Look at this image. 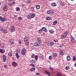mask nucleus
Wrapping results in <instances>:
<instances>
[{
  "label": "nucleus",
  "mask_w": 76,
  "mask_h": 76,
  "mask_svg": "<svg viewBox=\"0 0 76 76\" xmlns=\"http://www.w3.org/2000/svg\"><path fill=\"white\" fill-rule=\"evenodd\" d=\"M68 34V32L67 31H66L65 33L62 34L61 36V37L62 39H64L66 38V37H67V35Z\"/></svg>",
  "instance_id": "nucleus-1"
},
{
  "label": "nucleus",
  "mask_w": 76,
  "mask_h": 76,
  "mask_svg": "<svg viewBox=\"0 0 76 76\" xmlns=\"http://www.w3.org/2000/svg\"><path fill=\"white\" fill-rule=\"evenodd\" d=\"M35 16V14H31L29 15L27 17L28 19H31V18H34Z\"/></svg>",
  "instance_id": "nucleus-2"
},
{
  "label": "nucleus",
  "mask_w": 76,
  "mask_h": 76,
  "mask_svg": "<svg viewBox=\"0 0 76 76\" xmlns=\"http://www.w3.org/2000/svg\"><path fill=\"white\" fill-rule=\"evenodd\" d=\"M70 39H71V40L72 42V43H73V44H76V41H75V39H74V38H73V37H72V36L71 37Z\"/></svg>",
  "instance_id": "nucleus-3"
},
{
  "label": "nucleus",
  "mask_w": 76,
  "mask_h": 76,
  "mask_svg": "<svg viewBox=\"0 0 76 76\" xmlns=\"http://www.w3.org/2000/svg\"><path fill=\"white\" fill-rule=\"evenodd\" d=\"M26 53V49L25 48H23L21 50V54L22 55H25Z\"/></svg>",
  "instance_id": "nucleus-4"
},
{
  "label": "nucleus",
  "mask_w": 76,
  "mask_h": 76,
  "mask_svg": "<svg viewBox=\"0 0 76 76\" xmlns=\"http://www.w3.org/2000/svg\"><path fill=\"white\" fill-rule=\"evenodd\" d=\"M2 57L3 61H4V62H6V61L7 60L6 59V55H3Z\"/></svg>",
  "instance_id": "nucleus-5"
},
{
  "label": "nucleus",
  "mask_w": 76,
  "mask_h": 76,
  "mask_svg": "<svg viewBox=\"0 0 76 76\" xmlns=\"http://www.w3.org/2000/svg\"><path fill=\"white\" fill-rule=\"evenodd\" d=\"M47 13L49 14H52L54 13V12L52 10H49L47 12Z\"/></svg>",
  "instance_id": "nucleus-6"
},
{
  "label": "nucleus",
  "mask_w": 76,
  "mask_h": 76,
  "mask_svg": "<svg viewBox=\"0 0 76 76\" xmlns=\"http://www.w3.org/2000/svg\"><path fill=\"white\" fill-rule=\"evenodd\" d=\"M12 66L16 67L17 66H18V64L15 61H13L12 63Z\"/></svg>",
  "instance_id": "nucleus-7"
},
{
  "label": "nucleus",
  "mask_w": 76,
  "mask_h": 76,
  "mask_svg": "<svg viewBox=\"0 0 76 76\" xmlns=\"http://www.w3.org/2000/svg\"><path fill=\"white\" fill-rule=\"evenodd\" d=\"M3 10L4 11H7V5L4 6Z\"/></svg>",
  "instance_id": "nucleus-8"
},
{
  "label": "nucleus",
  "mask_w": 76,
  "mask_h": 76,
  "mask_svg": "<svg viewBox=\"0 0 76 76\" xmlns=\"http://www.w3.org/2000/svg\"><path fill=\"white\" fill-rule=\"evenodd\" d=\"M11 31L12 32H14L15 31V28L13 26H12L11 28Z\"/></svg>",
  "instance_id": "nucleus-9"
},
{
  "label": "nucleus",
  "mask_w": 76,
  "mask_h": 76,
  "mask_svg": "<svg viewBox=\"0 0 76 76\" xmlns=\"http://www.w3.org/2000/svg\"><path fill=\"white\" fill-rule=\"evenodd\" d=\"M57 55V54L56 53H53L52 55V57H56Z\"/></svg>",
  "instance_id": "nucleus-10"
},
{
  "label": "nucleus",
  "mask_w": 76,
  "mask_h": 76,
  "mask_svg": "<svg viewBox=\"0 0 76 76\" xmlns=\"http://www.w3.org/2000/svg\"><path fill=\"white\" fill-rule=\"evenodd\" d=\"M42 30H43V31H44L45 32H47V30L45 27H43L42 28Z\"/></svg>",
  "instance_id": "nucleus-11"
},
{
  "label": "nucleus",
  "mask_w": 76,
  "mask_h": 76,
  "mask_svg": "<svg viewBox=\"0 0 76 76\" xmlns=\"http://www.w3.org/2000/svg\"><path fill=\"white\" fill-rule=\"evenodd\" d=\"M5 50L4 49H0V53H4Z\"/></svg>",
  "instance_id": "nucleus-12"
},
{
  "label": "nucleus",
  "mask_w": 76,
  "mask_h": 76,
  "mask_svg": "<svg viewBox=\"0 0 76 76\" xmlns=\"http://www.w3.org/2000/svg\"><path fill=\"white\" fill-rule=\"evenodd\" d=\"M54 45V42H51L49 44V46H52Z\"/></svg>",
  "instance_id": "nucleus-13"
},
{
  "label": "nucleus",
  "mask_w": 76,
  "mask_h": 76,
  "mask_svg": "<svg viewBox=\"0 0 76 76\" xmlns=\"http://www.w3.org/2000/svg\"><path fill=\"white\" fill-rule=\"evenodd\" d=\"M45 73H46V74H47V75H48V76H50V73L49 72H48V71H47V70H45Z\"/></svg>",
  "instance_id": "nucleus-14"
},
{
  "label": "nucleus",
  "mask_w": 76,
  "mask_h": 76,
  "mask_svg": "<svg viewBox=\"0 0 76 76\" xmlns=\"http://www.w3.org/2000/svg\"><path fill=\"white\" fill-rule=\"evenodd\" d=\"M15 56L17 57V59H18L19 58V55L18 54V53H17L15 54Z\"/></svg>",
  "instance_id": "nucleus-15"
},
{
  "label": "nucleus",
  "mask_w": 76,
  "mask_h": 76,
  "mask_svg": "<svg viewBox=\"0 0 76 76\" xmlns=\"http://www.w3.org/2000/svg\"><path fill=\"white\" fill-rule=\"evenodd\" d=\"M36 7L37 9H40V6L38 5H36Z\"/></svg>",
  "instance_id": "nucleus-16"
},
{
  "label": "nucleus",
  "mask_w": 76,
  "mask_h": 76,
  "mask_svg": "<svg viewBox=\"0 0 76 76\" xmlns=\"http://www.w3.org/2000/svg\"><path fill=\"white\" fill-rule=\"evenodd\" d=\"M28 40V38L27 37H25L24 38V42H26V41H27Z\"/></svg>",
  "instance_id": "nucleus-17"
},
{
  "label": "nucleus",
  "mask_w": 76,
  "mask_h": 76,
  "mask_svg": "<svg viewBox=\"0 0 76 76\" xmlns=\"http://www.w3.org/2000/svg\"><path fill=\"white\" fill-rule=\"evenodd\" d=\"M49 31L50 32V34H53L54 33V31L53 30L50 29L49 30Z\"/></svg>",
  "instance_id": "nucleus-18"
},
{
  "label": "nucleus",
  "mask_w": 76,
  "mask_h": 76,
  "mask_svg": "<svg viewBox=\"0 0 76 76\" xmlns=\"http://www.w3.org/2000/svg\"><path fill=\"white\" fill-rule=\"evenodd\" d=\"M51 5L52 6H53V7H55V6H56V4L55 3H52L51 4Z\"/></svg>",
  "instance_id": "nucleus-19"
},
{
  "label": "nucleus",
  "mask_w": 76,
  "mask_h": 76,
  "mask_svg": "<svg viewBox=\"0 0 76 76\" xmlns=\"http://www.w3.org/2000/svg\"><path fill=\"white\" fill-rule=\"evenodd\" d=\"M67 60H68V61L70 60V56H68L67 57Z\"/></svg>",
  "instance_id": "nucleus-20"
},
{
  "label": "nucleus",
  "mask_w": 76,
  "mask_h": 76,
  "mask_svg": "<svg viewBox=\"0 0 76 76\" xmlns=\"http://www.w3.org/2000/svg\"><path fill=\"white\" fill-rule=\"evenodd\" d=\"M60 54L61 56H63L64 54L63 51V50H61V51L60 52Z\"/></svg>",
  "instance_id": "nucleus-21"
},
{
  "label": "nucleus",
  "mask_w": 76,
  "mask_h": 76,
  "mask_svg": "<svg viewBox=\"0 0 76 76\" xmlns=\"http://www.w3.org/2000/svg\"><path fill=\"white\" fill-rule=\"evenodd\" d=\"M57 23V21H55L53 22V25H56Z\"/></svg>",
  "instance_id": "nucleus-22"
},
{
  "label": "nucleus",
  "mask_w": 76,
  "mask_h": 76,
  "mask_svg": "<svg viewBox=\"0 0 76 76\" xmlns=\"http://www.w3.org/2000/svg\"><path fill=\"white\" fill-rule=\"evenodd\" d=\"M30 70L31 71H32L33 70H35V68L34 67H33V68H31V69H30Z\"/></svg>",
  "instance_id": "nucleus-23"
},
{
  "label": "nucleus",
  "mask_w": 76,
  "mask_h": 76,
  "mask_svg": "<svg viewBox=\"0 0 76 76\" xmlns=\"http://www.w3.org/2000/svg\"><path fill=\"white\" fill-rule=\"evenodd\" d=\"M34 58H35V59L36 60H38V56H37V55H35V56L34 57Z\"/></svg>",
  "instance_id": "nucleus-24"
},
{
  "label": "nucleus",
  "mask_w": 76,
  "mask_h": 76,
  "mask_svg": "<svg viewBox=\"0 0 76 76\" xmlns=\"http://www.w3.org/2000/svg\"><path fill=\"white\" fill-rule=\"evenodd\" d=\"M3 33H5V34H7V31L6 30L4 29V31H3Z\"/></svg>",
  "instance_id": "nucleus-25"
},
{
  "label": "nucleus",
  "mask_w": 76,
  "mask_h": 76,
  "mask_svg": "<svg viewBox=\"0 0 76 76\" xmlns=\"http://www.w3.org/2000/svg\"><path fill=\"white\" fill-rule=\"evenodd\" d=\"M30 62L31 63H32V64H33L34 63V61L33 60H30Z\"/></svg>",
  "instance_id": "nucleus-26"
},
{
  "label": "nucleus",
  "mask_w": 76,
  "mask_h": 76,
  "mask_svg": "<svg viewBox=\"0 0 76 76\" xmlns=\"http://www.w3.org/2000/svg\"><path fill=\"white\" fill-rule=\"evenodd\" d=\"M12 3H9V4H8V6H12Z\"/></svg>",
  "instance_id": "nucleus-27"
},
{
  "label": "nucleus",
  "mask_w": 76,
  "mask_h": 76,
  "mask_svg": "<svg viewBox=\"0 0 76 76\" xmlns=\"http://www.w3.org/2000/svg\"><path fill=\"white\" fill-rule=\"evenodd\" d=\"M69 69H70V67L69 66H67L66 67V70H69Z\"/></svg>",
  "instance_id": "nucleus-28"
},
{
  "label": "nucleus",
  "mask_w": 76,
  "mask_h": 76,
  "mask_svg": "<svg viewBox=\"0 0 76 76\" xmlns=\"http://www.w3.org/2000/svg\"><path fill=\"white\" fill-rule=\"evenodd\" d=\"M37 40L38 41H39L40 42H41V39H40V38H38Z\"/></svg>",
  "instance_id": "nucleus-29"
},
{
  "label": "nucleus",
  "mask_w": 76,
  "mask_h": 76,
  "mask_svg": "<svg viewBox=\"0 0 76 76\" xmlns=\"http://www.w3.org/2000/svg\"><path fill=\"white\" fill-rule=\"evenodd\" d=\"M8 55L9 56H12V53L11 52H10L8 53Z\"/></svg>",
  "instance_id": "nucleus-30"
},
{
  "label": "nucleus",
  "mask_w": 76,
  "mask_h": 76,
  "mask_svg": "<svg viewBox=\"0 0 76 76\" xmlns=\"http://www.w3.org/2000/svg\"><path fill=\"white\" fill-rule=\"evenodd\" d=\"M61 6H64V3L63 2H61Z\"/></svg>",
  "instance_id": "nucleus-31"
},
{
  "label": "nucleus",
  "mask_w": 76,
  "mask_h": 76,
  "mask_svg": "<svg viewBox=\"0 0 76 76\" xmlns=\"http://www.w3.org/2000/svg\"><path fill=\"white\" fill-rule=\"evenodd\" d=\"M16 11H19L20 10V8L19 7H18V8H16Z\"/></svg>",
  "instance_id": "nucleus-32"
},
{
  "label": "nucleus",
  "mask_w": 76,
  "mask_h": 76,
  "mask_svg": "<svg viewBox=\"0 0 76 76\" xmlns=\"http://www.w3.org/2000/svg\"><path fill=\"white\" fill-rule=\"evenodd\" d=\"M46 19H52V18H51V17H48L46 18Z\"/></svg>",
  "instance_id": "nucleus-33"
},
{
  "label": "nucleus",
  "mask_w": 76,
  "mask_h": 76,
  "mask_svg": "<svg viewBox=\"0 0 76 76\" xmlns=\"http://www.w3.org/2000/svg\"><path fill=\"white\" fill-rule=\"evenodd\" d=\"M42 31V29H40V30H39L38 31V32H39V33H41Z\"/></svg>",
  "instance_id": "nucleus-34"
},
{
  "label": "nucleus",
  "mask_w": 76,
  "mask_h": 76,
  "mask_svg": "<svg viewBox=\"0 0 76 76\" xmlns=\"http://www.w3.org/2000/svg\"><path fill=\"white\" fill-rule=\"evenodd\" d=\"M7 19L4 20V19H0L1 21V22H4L5 20H7Z\"/></svg>",
  "instance_id": "nucleus-35"
},
{
  "label": "nucleus",
  "mask_w": 76,
  "mask_h": 76,
  "mask_svg": "<svg viewBox=\"0 0 76 76\" xmlns=\"http://www.w3.org/2000/svg\"><path fill=\"white\" fill-rule=\"evenodd\" d=\"M49 69L51 70H54V69L53 68L51 67V66H50Z\"/></svg>",
  "instance_id": "nucleus-36"
},
{
  "label": "nucleus",
  "mask_w": 76,
  "mask_h": 76,
  "mask_svg": "<svg viewBox=\"0 0 76 76\" xmlns=\"http://www.w3.org/2000/svg\"><path fill=\"white\" fill-rule=\"evenodd\" d=\"M35 55H34V54H33L31 56V58H34Z\"/></svg>",
  "instance_id": "nucleus-37"
},
{
  "label": "nucleus",
  "mask_w": 76,
  "mask_h": 76,
  "mask_svg": "<svg viewBox=\"0 0 76 76\" xmlns=\"http://www.w3.org/2000/svg\"><path fill=\"white\" fill-rule=\"evenodd\" d=\"M56 76H62L61 75V74H59V73H57Z\"/></svg>",
  "instance_id": "nucleus-38"
},
{
  "label": "nucleus",
  "mask_w": 76,
  "mask_h": 76,
  "mask_svg": "<svg viewBox=\"0 0 76 76\" xmlns=\"http://www.w3.org/2000/svg\"><path fill=\"white\" fill-rule=\"evenodd\" d=\"M52 56H49V58L50 59V60H51V59H52Z\"/></svg>",
  "instance_id": "nucleus-39"
},
{
  "label": "nucleus",
  "mask_w": 76,
  "mask_h": 76,
  "mask_svg": "<svg viewBox=\"0 0 76 76\" xmlns=\"http://www.w3.org/2000/svg\"><path fill=\"white\" fill-rule=\"evenodd\" d=\"M34 8H34L33 7H31V10L33 12H34V11H35V10H34Z\"/></svg>",
  "instance_id": "nucleus-40"
},
{
  "label": "nucleus",
  "mask_w": 76,
  "mask_h": 76,
  "mask_svg": "<svg viewBox=\"0 0 76 76\" xmlns=\"http://www.w3.org/2000/svg\"><path fill=\"white\" fill-rule=\"evenodd\" d=\"M37 42H35L34 45V46H37Z\"/></svg>",
  "instance_id": "nucleus-41"
},
{
  "label": "nucleus",
  "mask_w": 76,
  "mask_h": 76,
  "mask_svg": "<svg viewBox=\"0 0 76 76\" xmlns=\"http://www.w3.org/2000/svg\"><path fill=\"white\" fill-rule=\"evenodd\" d=\"M1 31V32H3V31H4V29L3 28H1V29H0Z\"/></svg>",
  "instance_id": "nucleus-42"
},
{
  "label": "nucleus",
  "mask_w": 76,
  "mask_h": 76,
  "mask_svg": "<svg viewBox=\"0 0 76 76\" xmlns=\"http://www.w3.org/2000/svg\"><path fill=\"white\" fill-rule=\"evenodd\" d=\"M20 50H17V53H20Z\"/></svg>",
  "instance_id": "nucleus-43"
},
{
  "label": "nucleus",
  "mask_w": 76,
  "mask_h": 76,
  "mask_svg": "<svg viewBox=\"0 0 76 76\" xmlns=\"http://www.w3.org/2000/svg\"><path fill=\"white\" fill-rule=\"evenodd\" d=\"M40 44H39V43H37V46H40Z\"/></svg>",
  "instance_id": "nucleus-44"
},
{
  "label": "nucleus",
  "mask_w": 76,
  "mask_h": 76,
  "mask_svg": "<svg viewBox=\"0 0 76 76\" xmlns=\"http://www.w3.org/2000/svg\"><path fill=\"white\" fill-rule=\"evenodd\" d=\"M28 3H31V1L28 0L27 1Z\"/></svg>",
  "instance_id": "nucleus-45"
},
{
  "label": "nucleus",
  "mask_w": 76,
  "mask_h": 76,
  "mask_svg": "<svg viewBox=\"0 0 76 76\" xmlns=\"http://www.w3.org/2000/svg\"><path fill=\"white\" fill-rule=\"evenodd\" d=\"M18 19H22V17H19L18 18Z\"/></svg>",
  "instance_id": "nucleus-46"
},
{
  "label": "nucleus",
  "mask_w": 76,
  "mask_h": 76,
  "mask_svg": "<svg viewBox=\"0 0 76 76\" xmlns=\"http://www.w3.org/2000/svg\"><path fill=\"white\" fill-rule=\"evenodd\" d=\"M11 3L12 4H15V2H11Z\"/></svg>",
  "instance_id": "nucleus-47"
},
{
  "label": "nucleus",
  "mask_w": 76,
  "mask_h": 76,
  "mask_svg": "<svg viewBox=\"0 0 76 76\" xmlns=\"http://www.w3.org/2000/svg\"><path fill=\"white\" fill-rule=\"evenodd\" d=\"M26 44L27 45H28H28H29V44L27 42H26Z\"/></svg>",
  "instance_id": "nucleus-48"
},
{
  "label": "nucleus",
  "mask_w": 76,
  "mask_h": 76,
  "mask_svg": "<svg viewBox=\"0 0 76 76\" xmlns=\"http://www.w3.org/2000/svg\"><path fill=\"white\" fill-rule=\"evenodd\" d=\"M73 61H75V60H76V58H73Z\"/></svg>",
  "instance_id": "nucleus-49"
},
{
  "label": "nucleus",
  "mask_w": 76,
  "mask_h": 76,
  "mask_svg": "<svg viewBox=\"0 0 76 76\" xmlns=\"http://www.w3.org/2000/svg\"><path fill=\"white\" fill-rule=\"evenodd\" d=\"M4 67H5V68H6V67H7V66H6V65H4Z\"/></svg>",
  "instance_id": "nucleus-50"
},
{
  "label": "nucleus",
  "mask_w": 76,
  "mask_h": 76,
  "mask_svg": "<svg viewBox=\"0 0 76 76\" xmlns=\"http://www.w3.org/2000/svg\"><path fill=\"white\" fill-rule=\"evenodd\" d=\"M31 66L32 67H35V65L34 64H31Z\"/></svg>",
  "instance_id": "nucleus-51"
},
{
  "label": "nucleus",
  "mask_w": 76,
  "mask_h": 76,
  "mask_svg": "<svg viewBox=\"0 0 76 76\" xmlns=\"http://www.w3.org/2000/svg\"><path fill=\"white\" fill-rule=\"evenodd\" d=\"M54 42H58V41L56 40H54Z\"/></svg>",
  "instance_id": "nucleus-52"
},
{
  "label": "nucleus",
  "mask_w": 76,
  "mask_h": 76,
  "mask_svg": "<svg viewBox=\"0 0 76 76\" xmlns=\"http://www.w3.org/2000/svg\"><path fill=\"white\" fill-rule=\"evenodd\" d=\"M21 6L22 7H24V6H25V5L23 4H22Z\"/></svg>",
  "instance_id": "nucleus-53"
},
{
  "label": "nucleus",
  "mask_w": 76,
  "mask_h": 76,
  "mask_svg": "<svg viewBox=\"0 0 76 76\" xmlns=\"http://www.w3.org/2000/svg\"><path fill=\"white\" fill-rule=\"evenodd\" d=\"M36 75H39V73H36Z\"/></svg>",
  "instance_id": "nucleus-54"
},
{
  "label": "nucleus",
  "mask_w": 76,
  "mask_h": 76,
  "mask_svg": "<svg viewBox=\"0 0 76 76\" xmlns=\"http://www.w3.org/2000/svg\"><path fill=\"white\" fill-rule=\"evenodd\" d=\"M13 0H9V2H10L11 1H14Z\"/></svg>",
  "instance_id": "nucleus-55"
},
{
  "label": "nucleus",
  "mask_w": 76,
  "mask_h": 76,
  "mask_svg": "<svg viewBox=\"0 0 76 76\" xmlns=\"http://www.w3.org/2000/svg\"><path fill=\"white\" fill-rule=\"evenodd\" d=\"M0 19H3V18L1 16H0Z\"/></svg>",
  "instance_id": "nucleus-56"
},
{
  "label": "nucleus",
  "mask_w": 76,
  "mask_h": 76,
  "mask_svg": "<svg viewBox=\"0 0 76 76\" xmlns=\"http://www.w3.org/2000/svg\"><path fill=\"white\" fill-rule=\"evenodd\" d=\"M73 58H76V56H73Z\"/></svg>",
  "instance_id": "nucleus-57"
},
{
  "label": "nucleus",
  "mask_w": 76,
  "mask_h": 76,
  "mask_svg": "<svg viewBox=\"0 0 76 76\" xmlns=\"http://www.w3.org/2000/svg\"><path fill=\"white\" fill-rule=\"evenodd\" d=\"M75 66V67H76V63H75V65H74Z\"/></svg>",
  "instance_id": "nucleus-58"
},
{
  "label": "nucleus",
  "mask_w": 76,
  "mask_h": 76,
  "mask_svg": "<svg viewBox=\"0 0 76 76\" xmlns=\"http://www.w3.org/2000/svg\"><path fill=\"white\" fill-rule=\"evenodd\" d=\"M19 43L20 44H21V41H19Z\"/></svg>",
  "instance_id": "nucleus-59"
},
{
  "label": "nucleus",
  "mask_w": 76,
  "mask_h": 76,
  "mask_svg": "<svg viewBox=\"0 0 76 76\" xmlns=\"http://www.w3.org/2000/svg\"><path fill=\"white\" fill-rule=\"evenodd\" d=\"M11 44H12V45H13V44H14V43L12 42L11 43Z\"/></svg>",
  "instance_id": "nucleus-60"
},
{
  "label": "nucleus",
  "mask_w": 76,
  "mask_h": 76,
  "mask_svg": "<svg viewBox=\"0 0 76 76\" xmlns=\"http://www.w3.org/2000/svg\"><path fill=\"white\" fill-rule=\"evenodd\" d=\"M47 20H50V19H46Z\"/></svg>",
  "instance_id": "nucleus-61"
},
{
  "label": "nucleus",
  "mask_w": 76,
  "mask_h": 76,
  "mask_svg": "<svg viewBox=\"0 0 76 76\" xmlns=\"http://www.w3.org/2000/svg\"><path fill=\"white\" fill-rule=\"evenodd\" d=\"M62 46H60V47H62Z\"/></svg>",
  "instance_id": "nucleus-62"
},
{
  "label": "nucleus",
  "mask_w": 76,
  "mask_h": 76,
  "mask_svg": "<svg viewBox=\"0 0 76 76\" xmlns=\"http://www.w3.org/2000/svg\"><path fill=\"white\" fill-rule=\"evenodd\" d=\"M71 1H73L74 0H71Z\"/></svg>",
  "instance_id": "nucleus-63"
},
{
  "label": "nucleus",
  "mask_w": 76,
  "mask_h": 76,
  "mask_svg": "<svg viewBox=\"0 0 76 76\" xmlns=\"http://www.w3.org/2000/svg\"><path fill=\"white\" fill-rule=\"evenodd\" d=\"M19 20H21V19H19Z\"/></svg>",
  "instance_id": "nucleus-64"
}]
</instances>
